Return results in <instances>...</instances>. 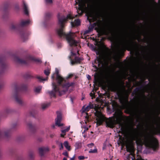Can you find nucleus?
<instances>
[{"mask_svg": "<svg viewBox=\"0 0 160 160\" xmlns=\"http://www.w3.org/2000/svg\"><path fill=\"white\" fill-rule=\"evenodd\" d=\"M53 136V134H51L50 135V137H51V138H52Z\"/></svg>", "mask_w": 160, "mask_h": 160, "instance_id": "obj_47", "label": "nucleus"}, {"mask_svg": "<svg viewBox=\"0 0 160 160\" xmlns=\"http://www.w3.org/2000/svg\"><path fill=\"white\" fill-rule=\"evenodd\" d=\"M63 160H67V159L66 158H64L63 159Z\"/></svg>", "mask_w": 160, "mask_h": 160, "instance_id": "obj_48", "label": "nucleus"}, {"mask_svg": "<svg viewBox=\"0 0 160 160\" xmlns=\"http://www.w3.org/2000/svg\"><path fill=\"white\" fill-rule=\"evenodd\" d=\"M76 149H78L81 148L82 143L81 142L78 141L74 145Z\"/></svg>", "mask_w": 160, "mask_h": 160, "instance_id": "obj_23", "label": "nucleus"}, {"mask_svg": "<svg viewBox=\"0 0 160 160\" xmlns=\"http://www.w3.org/2000/svg\"><path fill=\"white\" fill-rule=\"evenodd\" d=\"M62 154L64 155V156H67V157L68 156V153L67 152H63L62 153Z\"/></svg>", "mask_w": 160, "mask_h": 160, "instance_id": "obj_43", "label": "nucleus"}, {"mask_svg": "<svg viewBox=\"0 0 160 160\" xmlns=\"http://www.w3.org/2000/svg\"><path fill=\"white\" fill-rule=\"evenodd\" d=\"M19 34L22 38L24 41V38L26 39H27L26 37V33L24 32H19Z\"/></svg>", "mask_w": 160, "mask_h": 160, "instance_id": "obj_27", "label": "nucleus"}, {"mask_svg": "<svg viewBox=\"0 0 160 160\" xmlns=\"http://www.w3.org/2000/svg\"><path fill=\"white\" fill-rule=\"evenodd\" d=\"M51 15V13H50L48 12L47 13H46L45 15V16L46 17H50Z\"/></svg>", "mask_w": 160, "mask_h": 160, "instance_id": "obj_38", "label": "nucleus"}, {"mask_svg": "<svg viewBox=\"0 0 160 160\" xmlns=\"http://www.w3.org/2000/svg\"><path fill=\"white\" fill-rule=\"evenodd\" d=\"M14 60L17 63L21 64H26L27 63L26 60H22L17 57H15Z\"/></svg>", "mask_w": 160, "mask_h": 160, "instance_id": "obj_13", "label": "nucleus"}, {"mask_svg": "<svg viewBox=\"0 0 160 160\" xmlns=\"http://www.w3.org/2000/svg\"><path fill=\"white\" fill-rule=\"evenodd\" d=\"M59 146H60V150L62 149L63 148V145H62V143H60V145H59Z\"/></svg>", "mask_w": 160, "mask_h": 160, "instance_id": "obj_42", "label": "nucleus"}, {"mask_svg": "<svg viewBox=\"0 0 160 160\" xmlns=\"http://www.w3.org/2000/svg\"><path fill=\"white\" fill-rule=\"evenodd\" d=\"M44 73L46 75L48 76L50 72L48 70H45L44 71Z\"/></svg>", "mask_w": 160, "mask_h": 160, "instance_id": "obj_33", "label": "nucleus"}, {"mask_svg": "<svg viewBox=\"0 0 160 160\" xmlns=\"http://www.w3.org/2000/svg\"><path fill=\"white\" fill-rule=\"evenodd\" d=\"M80 22L79 19H75L74 22L71 21V24L72 27L78 26L80 24Z\"/></svg>", "mask_w": 160, "mask_h": 160, "instance_id": "obj_16", "label": "nucleus"}, {"mask_svg": "<svg viewBox=\"0 0 160 160\" xmlns=\"http://www.w3.org/2000/svg\"><path fill=\"white\" fill-rule=\"evenodd\" d=\"M13 97L15 100L18 104L21 105H23L24 104V102L22 99L21 95L19 92H15Z\"/></svg>", "mask_w": 160, "mask_h": 160, "instance_id": "obj_8", "label": "nucleus"}, {"mask_svg": "<svg viewBox=\"0 0 160 160\" xmlns=\"http://www.w3.org/2000/svg\"><path fill=\"white\" fill-rule=\"evenodd\" d=\"M90 96L92 97V98H95L94 93H93L92 92H91L90 93Z\"/></svg>", "mask_w": 160, "mask_h": 160, "instance_id": "obj_41", "label": "nucleus"}, {"mask_svg": "<svg viewBox=\"0 0 160 160\" xmlns=\"http://www.w3.org/2000/svg\"><path fill=\"white\" fill-rule=\"evenodd\" d=\"M96 116L97 124L100 125L102 124L103 122L106 120V118L101 113L98 111H96L95 113Z\"/></svg>", "mask_w": 160, "mask_h": 160, "instance_id": "obj_6", "label": "nucleus"}, {"mask_svg": "<svg viewBox=\"0 0 160 160\" xmlns=\"http://www.w3.org/2000/svg\"><path fill=\"white\" fill-rule=\"evenodd\" d=\"M106 123L108 127L113 128L114 126V122L112 119L106 120Z\"/></svg>", "mask_w": 160, "mask_h": 160, "instance_id": "obj_12", "label": "nucleus"}, {"mask_svg": "<svg viewBox=\"0 0 160 160\" xmlns=\"http://www.w3.org/2000/svg\"><path fill=\"white\" fill-rule=\"evenodd\" d=\"M37 78L40 82H42L43 81H45L47 80L48 79L47 77L46 78H43L42 77L40 76H37Z\"/></svg>", "mask_w": 160, "mask_h": 160, "instance_id": "obj_30", "label": "nucleus"}, {"mask_svg": "<svg viewBox=\"0 0 160 160\" xmlns=\"http://www.w3.org/2000/svg\"><path fill=\"white\" fill-rule=\"evenodd\" d=\"M83 127L84 128V130L82 132V134H83L86 131H87L88 130V128L86 127V126H83Z\"/></svg>", "mask_w": 160, "mask_h": 160, "instance_id": "obj_34", "label": "nucleus"}, {"mask_svg": "<svg viewBox=\"0 0 160 160\" xmlns=\"http://www.w3.org/2000/svg\"><path fill=\"white\" fill-rule=\"evenodd\" d=\"M87 78L88 79V80L91 79V76L89 75H87Z\"/></svg>", "mask_w": 160, "mask_h": 160, "instance_id": "obj_46", "label": "nucleus"}, {"mask_svg": "<svg viewBox=\"0 0 160 160\" xmlns=\"http://www.w3.org/2000/svg\"><path fill=\"white\" fill-rule=\"evenodd\" d=\"M77 16V15L74 16L71 14H69L66 17L60 13H58L57 16L59 28L57 29V31L58 35L61 38L66 39L71 46L75 47L74 48L71 50V55L69 57L71 64L72 65L75 63H80L83 60L82 58L77 56V54H78V51L76 49L75 46L79 45V42L73 38L74 33L71 32L66 33L64 31V28L65 23L68 20L72 19Z\"/></svg>", "mask_w": 160, "mask_h": 160, "instance_id": "obj_1", "label": "nucleus"}, {"mask_svg": "<svg viewBox=\"0 0 160 160\" xmlns=\"http://www.w3.org/2000/svg\"><path fill=\"white\" fill-rule=\"evenodd\" d=\"M95 66L96 67H97V65H96V66Z\"/></svg>", "mask_w": 160, "mask_h": 160, "instance_id": "obj_57", "label": "nucleus"}, {"mask_svg": "<svg viewBox=\"0 0 160 160\" xmlns=\"http://www.w3.org/2000/svg\"><path fill=\"white\" fill-rule=\"evenodd\" d=\"M30 22L29 20H22L21 21L19 25L20 26L23 27L28 25Z\"/></svg>", "mask_w": 160, "mask_h": 160, "instance_id": "obj_17", "label": "nucleus"}, {"mask_svg": "<svg viewBox=\"0 0 160 160\" xmlns=\"http://www.w3.org/2000/svg\"><path fill=\"white\" fill-rule=\"evenodd\" d=\"M53 128H54V126H53Z\"/></svg>", "mask_w": 160, "mask_h": 160, "instance_id": "obj_56", "label": "nucleus"}, {"mask_svg": "<svg viewBox=\"0 0 160 160\" xmlns=\"http://www.w3.org/2000/svg\"><path fill=\"white\" fill-rule=\"evenodd\" d=\"M42 87L41 86H39L36 87L34 88V91L36 93H39L41 91Z\"/></svg>", "mask_w": 160, "mask_h": 160, "instance_id": "obj_28", "label": "nucleus"}, {"mask_svg": "<svg viewBox=\"0 0 160 160\" xmlns=\"http://www.w3.org/2000/svg\"><path fill=\"white\" fill-rule=\"evenodd\" d=\"M72 76V74H69V75H68V76L66 77V79H67L69 78H71Z\"/></svg>", "mask_w": 160, "mask_h": 160, "instance_id": "obj_45", "label": "nucleus"}, {"mask_svg": "<svg viewBox=\"0 0 160 160\" xmlns=\"http://www.w3.org/2000/svg\"><path fill=\"white\" fill-rule=\"evenodd\" d=\"M83 98H82V100H83Z\"/></svg>", "mask_w": 160, "mask_h": 160, "instance_id": "obj_55", "label": "nucleus"}, {"mask_svg": "<svg viewBox=\"0 0 160 160\" xmlns=\"http://www.w3.org/2000/svg\"><path fill=\"white\" fill-rule=\"evenodd\" d=\"M2 86L0 85V88L2 87Z\"/></svg>", "mask_w": 160, "mask_h": 160, "instance_id": "obj_53", "label": "nucleus"}, {"mask_svg": "<svg viewBox=\"0 0 160 160\" xmlns=\"http://www.w3.org/2000/svg\"><path fill=\"white\" fill-rule=\"evenodd\" d=\"M28 125L30 130L31 131H32L35 130V126L32 125V123H29L28 124Z\"/></svg>", "mask_w": 160, "mask_h": 160, "instance_id": "obj_24", "label": "nucleus"}, {"mask_svg": "<svg viewBox=\"0 0 160 160\" xmlns=\"http://www.w3.org/2000/svg\"><path fill=\"white\" fill-rule=\"evenodd\" d=\"M71 100L72 102V103H73V100L72 98H71Z\"/></svg>", "mask_w": 160, "mask_h": 160, "instance_id": "obj_49", "label": "nucleus"}, {"mask_svg": "<svg viewBox=\"0 0 160 160\" xmlns=\"http://www.w3.org/2000/svg\"><path fill=\"white\" fill-rule=\"evenodd\" d=\"M131 139L132 141H136L137 143H143L146 147L154 151L156 150L158 147L157 140L153 135L149 133L134 134L131 136Z\"/></svg>", "mask_w": 160, "mask_h": 160, "instance_id": "obj_2", "label": "nucleus"}, {"mask_svg": "<svg viewBox=\"0 0 160 160\" xmlns=\"http://www.w3.org/2000/svg\"><path fill=\"white\" fill-rule=\"evenodd\" d=\"M46 3H51L52 2V0H45Z\"/></svg>", "mask_w": 160, "mask_h": 160, "instance_id": "obj_39", "label": "nucleus"}, {"mask_svg": "<svg viewBox=\"0 0 160 160\" xmlns=\"http://www.w3.org/2000/svg\"><path fill=\"white\" fill-rule=\"evenodd\" d=\"M27 88V85L25 84H22L19 87L18 89L19 90H25Z\"/></svg>", "mask_w": 160, "mask_h": 160, "instance_id": "obj_25", "label": "nucleus"}, {"mask_svg": "<svg viewBox=\"0 0 160 160\" xmlns=\"http://www.w3.org/2000/svg\"><path fill=\"white\" fill-rule=\"evenodd\" d=\"M55 77H56V80L58 83L61 84L62 82L63 81V78H62L59 74V71L58 69L56 68L55 73L53 74L52 76V78L53 79Z\"/></svg>", "mask_w": 160, "mask_h": 160, "instance_id": "obj_7", "label": "nucleus"}, {"mask_svg": "<svg viewBox=\"0 0 160 160\" xmlns=\"http://www.w3.org/2000/svg\"><path fill=\"white\" fill-rule=\"evenodd\" d=\"M97 149L96 148H95L94 149H91L89 151V152L90 153H94L97 152Z\"/></svg>", "mask_w": 160, "mask_h": 160, "instance_id": "obj_31", "label": "nucleus"}, {"mask_svg": "<svg viewBox=\"0 0 160 160\" xmlns=\"http://www.w3.org/2000/svg\"><path fill=\"white\" fill-rule=\"evenodd\" d=\"M128 152H131L133 150V146L132 145V141L130 143L128 144L126 146Z\"/></svg>", "mask_w": 160, "mask_h": 160, "instance_id": "obj_20", "label": "nucleus"}, {"mask_svg": "<svg viewBox=\"0 0 160 160\" xmlns=\"http://www.w3.org/2000/svg\"><path fill=\"white\" fill-rule=\"evenodd\" d=\"M99 52H96V53H97V54H99Z\"/></svg>", "mask_w": 160, "mask_h": 160, "instance_id": "obj_52", "label": "nucleus"}, {"mask_svg": "<svg viewBox=\"0 0 160 160\" xmlns=\"http://www.w3.org/2000/svg\"><path fill=\"white\" fill-rule=\"evenodd\" d=\"M70 126H68L66 129L61 130L62 133L61 134V136L63 137L65 135L66 133L68 132L70 129Z\"/></svg>", "mask_w": 160, "mask_h": 160, "instance_id": "obj_22", "label": "nucleus"}, {"mask_svg": "<svg viewBox=\"0 0 160 160\" xmlns=\"http://www.w3.org/2000/svg\"><path fill=\"white\" fill-rule=\"evenodd\" d=\"M0 67L2 68H4L6 67L4 59L2 57H0Z\"/></svg>", "mask_w": 160, "mask_h": 160, "instance_id": "obj_21", "label": "nucleus"}, {"mask_svg": "<svg viewBox=\"0 0 160 160\" xmlns=\"http://www.w3.org/2000/svg\"><path fill=\"white\" fill-rule=\"evenodd\" d=\"M94 146V144L93 143H91L87 145V146L89 148H91Z\"/></svg>", "mask_w": 160, "mask_h": 160, "instance_id": "obj_36", "label": "nucleus"}, {"mask_svg": "<svg viewBox=\"0 0 160 160\" xmlns=\"http://www.w3.org/2000/svg\"><path fill=\"white\" fill-rule=\"evenodd\" d=\"M63 81L62 82L61 84L58 83V85H56L55 82H52V90L48 92L51 97H55L56 93H58L60 95H61L68 90L69 87L72 86L74 84L73 82H66L64 78H63Z\"/></svg>", "mask_w": 160, "mask_h": 160, "instance_id": "obj_3", "label": "nucleus"}, {"mask_svg": "<svg viewBox=\"0 0 160 160\" xmlns=\"http://www.w3.org/2000/svg\"><path fill=\"white\" fill-rule=\"evenodd\" d=\"M17 8H19V7L18 6L17 7Z\"/></svg>", "mask_w": 160, "mask_h": 160, "instance_id": "obj_54", "label": "nucleus"}, {"mask_svg": "<svg viewBox=\"0 0 160 160\" xmlns=\"http://www.w3.org/2000/svg\"><path fill=\"white\" fill-rule=\"evenodd\" d=\"M85 158L83 156H80L78 157V158L79 160H83Z\"/></svg>", "mask_w": 160, "mask_h": 160, "instance_id": "obj_37", "label": "nucleus"}, {"mask_svg": "<svg viewBox=\"0 0 160 160\" xmlns=\"http://www.w3.org/2000/svg\"><path fill=\"white\" fill-rule=\"evenodd\" d=\"M95 62L99 67H102L103 65V62L100 57H97L96 59L95 60Z\"/></svg>", "mask_w": 160, "mask_h": 160, "instance_id": "obj_11", "label": "nucleus"}, {"mask_svg": "<svg viewBox=\"0 0 160 160\" xmlns=\"http://www.w3.org/2000/svg\"><path fill=\"white\" fill-rule=\"evenodd\" d=\"M38 150L39 154L42 156H43L45 153L48 151L49 149L47 147H43L39 148Z\"/></svg>", "mask_w": 160, "mask_h": 160, "instance_id": "obj_10", "label": "nucleus"}, {"mask_svg": "<svg viewBox=\"0 0 160 160\" xmlns=\"http://www.w3.org/2000/svg\"><path fill=\"white\" fill-rule=\"evenodd\" d=\"M57 118L55 119V124L58 127H60L63 125V123H61L62 120V114L60 112L58 111L57 112Z\"/></svg>", "mask_w": 160, "mask_h": 160, "instance_id": "obj_9", "label": "nucleus"}, {"mask_svg": "<svg viewBox=\"0 0 160 160\" xmlns=\"http://www.w3.org/2000/svg\"><path fill=\"white\" fill-rule=\"evenodd\" d=\"M64 146L67 149L68 151H70V146L69 145L67 141L64 142Z\"/></svg>", "mask_w": 160, "mask_h": 160, "instance_id": "obj_29", "label": "nucleus"}, {"mask_svg": "<svg viewBox=\"0 0 160 160\" xmlns=\"http://www.w3.org/2000/svg\"><path fill=\"white\" fill-rule=\"evenodd\" d=\"M90 32V31L89 30H87L84 32L83 34L85 35L87 34L88 33H89Z\"/></svg>", "mask_w": 160, "mask_h": 160, "instance_id": "obj_40", "label": "nucleus"}, {"mask_svg": "<svg viewBox=\"0 0 160 160\" xmlns=\"http://www.w3.org/2000/svg\"><path fill=\"white\" fill-rule=\"evenodd\" d=\"M87 115L85 116V119L84 120L85 123L86 124L87 122L89 121V116L88 115V113H86Z\"/></svg>", "mask_w": 160, "mask_h": 160, "instance_id": "obj_32", "label": "nucleus"}, {"mask_svg": "<svg viewBox=\"0 0 160 160\" xmlns=\"http://www.w3.org/2000/svg\"><path fill=\"white\" fill-rule=\"evenodd\" d=\"M69 160H74V158H71Z\"/></svg>", "mask_w": 160, "mask_h": 160, "instance_id": "obj_50", "label": "nucleus"}, {"mask_svg": "<svg viewBox=\"0 0 160 160\" xmlns=\"http://www.w3.org/2000/svg\"><path fill=\"white\" fill-rule=\"evenodd\" d=\"M22 7L23 8L24 12L25 14L28 15V6L26 2L23 1L22 3Z\"/></svg>", "mask_w": 160, "mask_h": 160, "instance_id": "obj_14", "label": "nucleus"}, {"mask_svg": "<svg viewBox=\"0 0 160 160\" xmlns=\"http://www.w3.org/2000/svg\"><path fill=\"white\" fill-rule=\"evenodd\" d=\"M18 28V25L13 23H11L9 26V29L12 31L16 30Z\"/></svg>", "mask_w": 160, "mask_h": 160, "instance_id": "obj_18", "label": "nucleus"}, {"mask_svg": "<svg viewBox=\"0 0 160 160\" xmlns=\"http://www.w3.org/2000/svg\"><path fill=\"white\" fill-rule=\"evenodd\" d=\"M62 44L61 43H58L57 44V46L58 48H60L62 47Z\"/></svg>", "mask_w": 160, "mask_h": 160, "instance_id": "obj_44", "label": "nucleus"}, {"mask_svg": "<svg viewBox=\"0 0 160 160\" xmlns=\"http://www.w3.org/2000/svg\"><path fill=\"white\" fill-rule=\"evenodd\" d=\"M27 59L30 60H33L38 63H41V61L38 58H34L31 56H28L27 58Z\"/></svg>", "mask_w": 160, "mask_h": 160, "instance_id": "obj_19", "label": "nucleus"}, {"mask_svg": "<svg viewBox=\"0 0 160 160\" xmlns=\"http://www.w3.org/2000/svg\"><path fill=\"white\" fill-rule=\"evenodd\" d=\"M17 126V123H15L12 125L11 128V129L0 130V138L3 137H7L9 136L10 134L11 129L15 128Z\"/></svg>", "mask_w": 160, "mask_h": 160, "instance_id": "obj_4", "label": "nucleus"}, {"mask_svg": "<svg viewBox=\"0 0 160 160\" xmlns=\"http://www.w3.org/2000/svg\"><path fill=\"white\" fill-rule=\"evenodd\" d=\"M82 38H85V36H84V37H83V36H82Z\"/></svg>", "mask_w": 160, "mask_h": 160, "instance_id": "obj_51", "label": "nucleus"}, {"mask_svg": "<svg viewBox=\"0 0 160 160\" xmlns=\"http://www.w3.org/2000/svg\"><path fill=\"white\" fill-rule=\"evenodd\" d=\"M78 6V9L79 10L81 11L80 15L82 14L84 9H87L88 8H89L90 7V5L88 1H81L79 3ZM78 14L80 13L78 12Z\"/></svg>", "mask_w": 160, "mask_h": 160, "instance_id": "obj_5", "label": "nucleus"}, {"mask_svg": "<svg viewBox=\"0 0 160 160\" xmlns=\"http://www.w3.org/2000/svg\"><path fill=\"white\" fill-rule=\"evenodd\" d=\"M132 160H133V159H132Z\"/></svg>", "mask_w": 160, "mask_h": 160, "instance_id": "obj_58", "label": "nucleus"}, {"mask_svg": "<svg viewBox=\"0 0 160 160\" xmlns=\"http://www.w3.org/2000/svg\"><path fill=\"white\" fill-rule=\"evenodd\" d=\"M50 102L44 103H42V109L44 110L48 108L50 105Z\"/></svg>", "mask_w": 160, "mask_h": 160, "instance_id": "obj_26", "label": "nucleus"}, {"mask_svg": "<svg viewBox=\"0 0 160 160\" xmlns=\"http://www.w3.org/2000/svg\"><path fill=\"white\" fill-rule=\"evenodd\" d=\"M93 108L92 105H88L86 107H83L82 109V112H84L88 111L90 109Z\"/></svg>", "mask_w": 160, "mask_h": 160, "instance_id": "obj_15", "label": "nucleus"}, {"mask_svg": "<svg viewBox=\"0 0 160 160\" xmlns=\"http://www.w3.org/2000/svg\"><path fill=\"white\" fill-rule=\"evenodd\" d=\"M34 154L32 152H31L29 154V156L31 158H32L34 157Z\"/></svg>", "mask_w": 160, "mask_h": 160, "instance_id": "obj_35", "label": "nucleus"}]
</instances>
